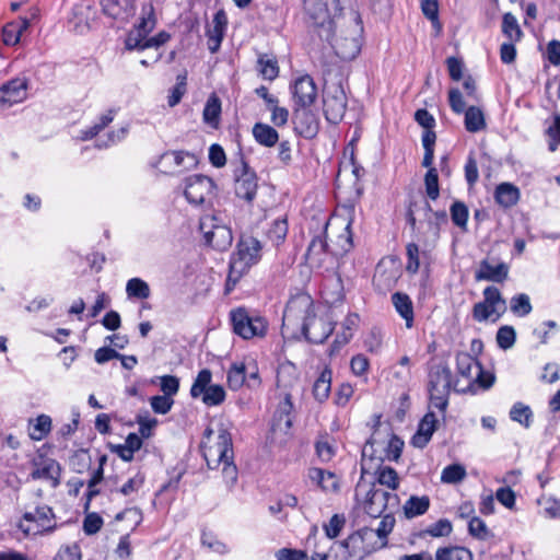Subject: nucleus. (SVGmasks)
I'll use <instances>...</instances> for the list:
<instances>
[{"instance_id":"nucleus-1","label":"nucleus","mask_w":560,"mask_h":560,"mask_svg":"<svg viewBox=\"0 0 560 560\" xmlns=\"http://www.w3.org/2000/svg\"><path fill=\"white\" fill-rule=\"evenodd\" d=\"M213 430L208 428L201 442V451L207 466L215 469L222 465V477L229 489L237 481L238 470L234 464V452L231 433L223 427L219 428L215 438Z\"/></svg>"},{"instance_id":"nucleus-2","label":"nucleus","mask_w":560,"mask_h":560,"mask_svg":"<svg viewBox=\"0 0 560 560\" xmlns=\"http://www.w3.org/2000/svg\"><path fill=\"white\" fill-rule=\"evenodd\" d=\"M304 9L311 26L320 39L330 40L331 30L343 26L339 0H304Z\"/></svg>"},{"instance_id":"nucleus-3","label":"nucleus","mask_w":560,"mask_h":560,"mask_svg":"<svg viewBox=\"0 0 560 560\" xmlns=\"http://www.w3.org/2000/svg\"><path fill=\"white\" fill-rule=\"evenodd\" d=\"M156 25V18L152 3H145L141 10V18L127 35L126 48L128 50H144L147 48H159L171 38L166 32H160L158 35L148 37Z\"/></svg>"},{"instance_id":"nucleus-4","label":"nucleus","mask_w":560,"mask_h":560,"mask_svg":"<svg viewBox=\"0 0 560 560\" xmlns=\"http://www.w3.org/2000/svg\"><path fill=\"white\" fill-rule=\"evenodd\" d=\"M355 499L372 518L381 517L387 510L393 511L399 506L396 493L377 488L375 483L360 481L355 488Z\"/></svg>"},{"instance_id":"nucleus-5","label":"nucleus","mask_w":560,"mask_h":560,"mask_svg":"<svg viewBox=\"0 0 560 560\" xmlns=\"http://www.w3.org/2000/svg\"><path fill=\"white\" fill-rule=\"evenodd\" d=\"M339 27L341 28L339 34L335 35L334 30H331V38L326 42L338 57L343 60H351L358 56L361 48L359 35L362 27L358 16L351 14L349 19H346V24Z\"/></svg>"},{"instance_id":"nucleus-6","label":"nucleus","mask_w":560,"mask_h":560,"mask_svg":"<svg viewBox=\"0 0 560 560\" xmlns=\"http://www.w3.org/2000/svg\"><path fill=\"white\" fill-rule=\"evenodd\" d=\"M313 312V300L311 295L304 292H300L292 296L285 306L283 318H282V331L288 332L292 329H300L304 322H306Z\"/></svg>"},{"instance_id":"nucleus-7","label":"nucleus","mask_w":560,"mask_h":560,"mask_svg":"<svg viewBox=\"0 0 560 560\" xmlns=\"http://www.w3.org/2000/svg\"><path fill=\"white\" fill-rule=\"evenodd\" d=\"M323 110L330 124H339L347 110V96L340 82L325 84L323 92Z\"/></svg>"},{"instance_id":"nucleus-8","label":"nucleus","mask_w":560,"mask_h":560,"mask_svg":"<svg viewBox=\"0 0 560 560\" xmlns=\"http://www.w3.org/2000/svg\"><path fill=\"white\" fill-rule=\"evenodd\" d=\"M18 527L25 535H44L52 533L57 527L52 509L47 505H43L38 506L35 512L24 513L23 520L19 523Z\"/></svg>"},{"instance_id":"nucleus-9","label":"nucleus","mask_w":560,"mask_h":560,"mask_svg":"<svg viewBox=\"0 0 560 560\" xmlns=\"http://www.w3.org/2000/svg\"><path fill=\"white\" fill-rule=\"evenodd\" d=\"M234 192L237 198L252 202L257 194V175L248 163L241 155L237 165L234 167Z\"/></svg>"},{"instance_id":"nucleus-10","label":"nucleus","mask_w":560,"mask_h":560,"mask_svg":"<svg viewBox=\"0 0 560 560\" xmlns=\"http://www.w3.org/2000/svg\"><path fill=\"white\" fill-rule=\"evenodd\" d=\"M233 331L244 339L265 336L268 325L260 316H250L245 308L231 312Z\"/></svg>"},{"instance_id":"nucleus-11","label":"nucleus","mask_w":560,"mask_h":560,"mask_svg":"<svg viewBox=\"0 0 560 560\" xmlns=\"http://www.w3.org/2000/svg\"><path fill=\"white\" fill-rule=\"evenodd\" d=\"M215 222V217H203L200 221V231L203 233L207 244L214 249L225 250L232 244V232L228 226Z\"/></svg>"},{"instance_id":"nucleus-12","label":"nucleus","mask_w":560,"mask_h":560,"mask_svg":"<svg viewBox=\"0 0 560 560\" xmlns=\"http://www.w3.org/2000/svg\"><path fill=\"white\" fill-rule=\"evenodd\" d=\"M260 249L258 240L250 236L243 237L237 245V252L231 258L233 272H245L258 260Z\"/></svg>"},{"instance_id":"nucleus-13","label":"nucleus","mask_w":560,"mask_h":560,"mask_svg":"<svg viewBox=\"0 0 560 560\" xmlns=\"http://www.w3.org/2000/svg\"><path fill=\"white\" fill-rule=\"evenodd\" d=\"M197 164L196 155L187 151H168L160 156L158 165L160 171L167 175L180 174Z\"/></svg>"},{"instance_id":"nucleus-14","label":"nucleus","mask_w":560,"mask_h":560,"mask_svg":"<svg viewBox=\"0 0 560 560\" xmlns=\"http://www.w3.org/2000/svg\"><path fill=\"white\" fill-rule=\"evenodd\" d=\"M299 330L310 342L323 343L332 332L334 326L329 316H317L314 313Z\"/></svg>"},{"instance_id":"nucleus-15","label":"nucleus","mask_w":560,"mask_h":560,"mask_svg":"<svg viewBox=\"0 0 560 560\" xmlns=\"http://www.w3.org/2000/svg\"><path fill=\"white\" fill-rule=\"evenodd\" d=\"M295 108H308L317 98V86L308 74L298 78L291 86Z\"/></svg>"},{"instance_id":"nucleus-16","label":"nucleus","mask_w":560,"mask_h":560,"mask_svg":"<svg viewBox=\"0 0 560 560\" xmlns=\"http://www.w3.org/2000/svg\"><path fill=\"white\" fill-rule=\"evenodd\" d=\"M214 189L213 180L205 175H192L186 178L185 197L194 205L202 203Z\"/></svg>"},{"instance_id":"nucleus-17","label":"nucleus","mask_w":560,"mask_h":560,"mask_svg":"<svg viewBox=\"0 0 560 560\" xmlns=\"http://www.w3.org/2000/svg\"><path fill=\"white\" fill-rule=\"evenodd\" d=\"M27 96V80L14 78L0 88V110L23 102Z\"/></svg>"},{"instance_id":"nucleus-18","label":"nucleus","mask_w":560,"mask_h":560,"mask_svg":"<svg viewBox=\"0 0 560 560\" xmlns=\"http://www.w3.org/2000/svg\"><path fill=\"white\" fill-rule=\"evenodd\" d=\"M329 226H330V223L327 222L325 224L324 235L315 236L311 241V243L307 247L305 257H306L307 262L311 266L320 267L325 261V257L328 254H330L329 253L330 244L327 243V235H326Z\"/></svg>"},{"instance_id":"nucleus-19","label":"nucleus","mask_w":560,"mask_h":560,"mask_svg":"<svg viewBox=\"0 0 560 560\" xmlns=\"http://www.w3.org/2000/svg\"><path fill=\"white\" fill-rule=\"evenodd\" d=\"M104 14L115 20H128L135 14L133 0H102Z\"/></svg>"},{"instance_id":"nucleus-20","label":"nucleus","mask_w":560,"mask_h":560,"mask_svg":"<svg viewBox=\"0 0 560 560\" xmlns=\"http://www.w3.org/2000/svg\"><path fill=\"white\" fill-rule=\"evenodd\" d=\"M295 129L305 138H312L317 133L318 124L314 114L307 108H294Z\"/></svg>"},{"instance_id":"nucleus-21","label":"nucleus","mask_w":560,"mask_h":560,"mask_svg":"<svg viewBox=\"0 0 560 560\" xmlns=\"http://www.w3.org/2000/svg\"><path fill=\"white\" fill-rule=\"evenodd\" d=\"M436 422L438 420L434 412L429 411L425 413L419 423L416 434L411 439V444L415 447L423 448L431 440L436 429Z\"/></svg>"},{"instance_id":"nucleus-22","label":"nucleus","mask_w":560,"mask_h":560,"mask_svg":"<svg viewBox=\"0 0 560 560\" xmlns=\"http://www.w3.org/2000/svg\"><path fill=\"white\" fill-rule=\"evenodd\" d=\"M457 373L468 381H475L476 376H482V366L478 360L467 352L456 354Z\"/></svg>"},{"instance_id":"nucleus-23","label":"nucleus","mask_w":560,"mask_h":560,"mask_svg":"<svg viewBox=\"0 0 560 560\" xmlns=\"http://www.w3.org/2000/svg\"><path fill=\"white\" fill-rule=\"evenodd\" d=\"M35 468L31 472V477L34 480L46 479L52 480L54 486L59 483L60 466L51 458L42 459L40 463L34 462Z\"/></svg>"},{"instance_id":"nucleus-24","label":"nucleus","mask_w":560,"mask_h":560,"mask_svg":"<svg viewBox=\"0 0 560 560\" xmlns=\"http://www.w3.org/2000/svg\"><path fill=\"white\" fill-rule=\"evenodd\" d=\"M509 275V267L505 262L497 266L491 265L488 260L480 262V268L476 273L477 280H488L493 282H503Z\"/></svg>"},{"instance_id":"nucleus-25","label":"nucleus","mask_w":560,"mask_h":560,"mask_svg":"<svg viewBox=\"0 0 560 560\" xmlns=\"http://www.w3.org/2000/svg\"><path fill=\"white\" fill-rule=\"evenodd\" d=\"M293 410V402L291 400V394L285 392L283 400L278 405L275 413L273 429L289 430L292 427L291 413Z\"/></svg>"},{"instance_id":"nucleus-26","label":"nucleus","mask_w":560,"mask_h":560,"mask_svg":"<svg viewBox=\"0 0 560 560\" xmlns=\"http://www.w3.org/2000/svg\"><path fill=\"white\" fill-rule=\"evenodd\" d=\"M308 477L324 491L335 492L339 489L338 478L331 471L322 468H311L308 470Z\"/></svg>"},{"instance_id":"nucleus-27","label":"nucleus","mask_w":560,"mask_h":560,"mask_svg":"<svg viewBox=\"0 0 560 560\" xmlns=\"http://www.w3.org/2000/svg\"><path fill=\"white\" fill-rule=\"evenodd\" d=\"M352 245L351 222L349 221L342 226V232L337 238L330 240L329 253L332 256H342L352 248Z\"/></svg>"},{"instance_id":"nucleus-28","label":"nucleus","mask_w":560,"mask_h":560,"mask_svg":"<svg viewBox=\"0 0 560 560\" xmlns=\"http://www.w3.org/2000/svg\"><path fill=\"white\" fill-rule=\"evenodd\" d=\"M392 302L396 312L406 320V326L410 328L413 323V305L409 295L396 292L392 295Z\"/></svg>"},{"instance_id":"nucleus-29","label":"nucleus","mask_w":560,"mask_h":560,"mask_svg":"<svg viewBox=\"0 0 560 560\" xmlns=\"http://www.w3.org/2000/svg\"><path fill=\"white\" fill-rule=\"evenodd\" d=\"M494 198L499 205L509 208L518 201L520 190L510 183H502L497 187Z\"/></svg>"},{"instance_id":"nucleus-30","label":"nucleus","mask_w":560,"mask_h":560,"mask_svg":"<svg viewBox=\"0 0 560 560\" xmlns=\"http://www.w3.org/2000/svg\"><path fill=\"white\" fill-rule=\"evenodd\" d=\"M253 136L259 144L265 147H273L279 140L278 131L271 126L262 122L254 125Z\"/></svg>"},{"instance_id":"nucleus-31","label":"nucleus","mask_w":560,"mask_h":560,"mask_svg":"<svg viewBox=\"0 0 560 560\" xmlns=\"http://www.w3.org/2000/svg\"><path fill=\"white\" fill-rule=\"evenodd\" d=\"M247 364L245 362H234L228 371V385L232 390H238L246 385Z\"/></svg>"},{"instance_id":"nucleus-32","label":"nucleus","mask_w":560,"mask_h":560,"mask_svg":"<svg viewBox=\"0 0 560 560\" xmlns=\"http://www.w3.org/2000/svg\"><path fill=\"white\" fill-rule=\"evenodd\" d=\"M331 389V371L324 369L313 385V395L318 402H324L329 397Z\"/></svg>"},{"instance_id":"nucleus-33","label":"nucleus","mask_w":560,"mask_h":560,"mask_svg":"<svg viewBox=\"0 0 560 560\" xmlns=\"http://www.w3.org/2000/svg\"><path fill=\"white\" fill-rule=\"evenodd\" d=\"M465 128L468 132H478L486 128V118L481 108L469 106L465 110Z\"/></svg>"},{"instance_id":"nucleus-34","label":"nucleus","mask_w":560,"mask_h":560,"mask_svg":"<svg viewBox=\"0 0 560 560\" xmlns=\"http://www.w3.org/2000/svg\"><path fill=\"white\" fill-rule=\"evenodd\" d=\"M430 508V499L428 495H411L404 504V514L407 518L424 514Z\"/></svg>"},{"instance_id":"nucleus-35","label":"nucleus","mask_w":560,"mask_h":560,"mask_svg":"<svg viewBox=\"0 0 560 560\" xmlns=\"http://www.w3.org/2000/svg\"><path fill=\"white\" fill-rule=\"evenodd\" d=\"M435 560H474L472 552L460 546L441 547L435 552Z\"/></svg>"},{"instance_id":"nucleus-36","label":"nucleus","mask_w":560,"mask_h":560,"mask_svg":"<svg viewBox=\"0 0 560 560\" xmlns=\"http://www.w3.org/2000/svg\"><path fill=\"white\" fill-rule=\"evenodd\" d=\"M126 293L130 299L145 300L150 296L149 284L140 278H131L127 281Z\"/></svg>"},{"instance_id":"nucleus-37","label":"nucleus","mask_w":560,"mask_h":560,"mask_svg":"<svg viewBox=\"0 0 560 560\" xmlns=\"http://www.w3.org/2000/svg\"><path fill=\"white\" fill-rule=\"evenodd\" d=\"M511 420L518 422L524 428H529L533 422V411L529 406L517 401L515 402L510 410Z\"/></svg>"},{"instance_id":"nucleus-38","label":"nucleus","mask_w":560,"mask_h":560,"mask_svg":"<svg viewBox=\"0 0 560 560\" xmlns=\"http://www.w3.org/2000/svg\"><path fill=\"white\" fill-rule=\"evenodd\" d=\"M451 387L429 386L430 406L445 412Z\"/></svg>"},{"instance_id":"nucleus-39","label":"nucleus","mask_w":560,"mask_h":560,"mask_svg":"<svg viewBox=\"0 0 560 560\" xmlns=\"http://www.w3.org/2000/svg\"><path fill=\"white\" fill-rule=\"evenodd\" d=\"M220 114L221 102L217 96L212 95L208 98L203 108V120L211 127H217L219 124Z\"/></svg>"},{"instance_id":"nucleus-40","label":"nucleus","mask_w":560,"mask_h":560,"mask_svg":"<svg viewBox=\"0 0 560 560\" xmlns=\"http://www.w3.org/2000/svg\"><path fill=\"white\" fill-rule=\"evenodd\" d=\"M502 32L510 39V42H518L523 36V32L517 23V20L512 13H505L503 15Z\"/></svg>"},{"instance_id":"nucleus-41","label":"nucleus","mask_w":560,"mask_h":560,"mask_svg":"<svg viewBox=\"0 0 560 560\" xmlns=\"http://www.w3.org/2000/svg\"><path fill=\"white\" fill-rule=\"evenodd\" d=\"M452 372L445 364L438 365L430 373L429 386L451 387Z\"/></svg>"},{"instance_id":"nucleus-42","label":"nucleus","mask_w":560,"mask_h":560,"mask_svg":"<svg viewBox=\"0 0 560 560\" xmlns=\"http://www.w3.org/2000/svg\"><path fill=\"white\" fill-rule=\"evenodd\" d=\"M376 481L378 485L385 486L393 491L399 487L398 474L394 468L389 466L381 467L376 471Z\"/></svg>"},{"instance_id":"nucleus-43","label":"nucleus","mask_w":560,"mask_h":560,"mask_svg":"<svg viewBox=\"0 0 560 560\" xmlns=\"http://www.w3.org/2000/svg\"><path fill=\"white\" fill-rule=\"evenodd\" d=\"M27 26L28 23L25 20L21 24L10 23L5 25L2 31L4 44L10 46L16 45Z\"/></svg>"},{"instance_id":"nucleus-44","label":"nucleus","mask_w":560,"mask_h":560,"mask_svg":"<svg viewBox=\"0 0 560 560\" xmlns=\"http://www.w3.org/2000/svg\"><path fill=\"white\" fill-rule=\"evenodd\" d=\"M51 430V418L47 415H40L35 419V423L30 431V438L34 441L43 440Z\"/></svg>"},{"instance_id":"nucleus-45","label":"nucleus","mask_w":560,"mask_h":560,"mask_svg":"<svg viewBox=\"0 0 560 560\" xmlns=\"http://www.w3.org/2000/svg\"><path fill=\"white\" fill-rule=\"evenodd\" d=\"M288 234V222L285 219H277L272 222L267 232L268 238L273 245L278 246L283 243Z\"/></svg>"},{"instance_id":"nucleus-46","label":"nucleus","mask_w":560,"mask_h":560,"mask_svg":"<svg viewBox=\"0 0 560 560\" xmlns=\"http://www.w3.org/2000/svg\"><path fill=\"white\" fill-rule=\"evenodd\" d=\"M492 315H495V318H493V322H495L503 315V313H500L498 308L486 304L485 301L476 303L472 307V317L477 322H486Z\"/></svg>"},{"instance_id":"nucleus-47","label":"nucleus","mask_w":560,"mask_h":560,"mask_svg":"<svg viewBox=\"0 0 560 560\" xmlns=\"http://www.w3.org/2000/svg\"><path fill=\"white\" fill-rule=\"evenodd\" d=\"M211 378H212V373L210 370H208V369L201 370L198 373L197 377L195 378V382L190 388V395L194 398H197L200 395H202L209 388V386H211V384H210Z\"/></svg>"},{"instance_id":"nucleus-48","label":"nucleus","mask_w":560,"mask_h":560,"mask_svg":"<svg viewBox=\"0 0 560 560\" xmlns=\"http://www.w3.org/2000/svg\"><path fill=\"white\" fill-rule=\"evenodd\" d=\"M370 534H372V529L369 527H363L342 540L341 546L349 551L350 556H357L355 548L359 544H362L365 537Z\"/></svg>"},{"instance_id":"nucleus-49","label":"nucleus","mask_w":560,"mask_h":560,"mask_svg":"<svg viewBox=\"0 0 560 560\" xmlns=\"http://www.w3.org/2000/svg\"><path fill=\"white\" fill-rule=\"evenodd\" d=\"M466 477V469L460 464H452L446 466L441 475L442 482L457 483Z\"/></svg>"},{"instance_id":"nucleus-50","label":"nucleus","mask_w":560,"mask_h":560,"mask_svg":"<svg viewBox=\"0 0 560 560\" xmlns=\"http://www.w3.org/2000/svg\"><path fill=\"white\" fill-rule=\"evenodd\" d=\"M453 530L452 523L447 518H441L438 522L428 526L422 535H429L431 537H447Z\"/></svg>"},{"instance_id":"nucleus-51","label":"nucleus","mask_w":560,"mask_h":560,"mask_svg":"<svg viewBox=\"0 0 560 560\" xmlns=\"http://www.w3.org/2000/svg\"><path fill=\"white\" fill-rule=\"evenodd\" d=\"M483 301L486 304L499 310L500 313L505 312V300L502 298L500 290L495 287H487L483 290Z\"/></svg>"},{"instance_id":"nucleus-52","label":"nucleus","mask_w":560,"mask_h":560,"mask_svg":"<svg viewBox=\"0 0 560 560\" xmlns=\"http://www.w3.org/2000/svg\"><path fill=\"white\" fill-rule=\"evenodd\" d=\"M511 311L517 316H526L532 312L529 296L525 293L513 296L510 301Z\"/></svg>"},{"instance_id":"nucleus-53","label":"nucleus","mask_w":560,"mask_h":560,"mask_svg":"<svg viewBox=\"0 0 560 560\" xmlns=\"http://www.w3.org/2000/svg\"><path fill=\"white\" fill-rule=\"evenodd\" d=\"M259 72L266 80H275L279 74L278 62L273 58L261 56L258 59Z\"/></svg>"},{"instance_id":"nucleus-54","label":"nucleus","mask_w":560,"mask_h":560,"mask_svg":"<svg viewBox=\"0 0 560 560\" xmlns=\"http://www.w3.org/2000/svg\"><path fill=\"white\" fill-rule=\"evenodd\" d=\"M424 186L427 196L431 200H436L440 195L439 175L435 167H430L424 176Z\"/></svg>"},{"instance_id":"nucleus-55","label":"nucleus","mask_w":560,"mask_h":560,"mask_svg":"<svg viewBox=\"0 0 560 560\" xmlns=\"http://www.w3.org/2000/svg\"><path fill=\"white\" fill-rule=\"evenodd\" d=\"M115 110L109 109L106 114H104L100 121L96 122L94 126L88 128L86 130L82 131V140H89L97 136L105 127H107L114 119Z\"/></svg>"},{"instance_id":"nucleus-56","label":"nucleus","mask_w":560,"mask_h":560,"mask_svg":"<svg viewBox=\"0 0 560 560\" xmlns=\"http://www.w3.org/2000/svg\"><path fill=\"white\" fill-rule=\"evenodd\" d=\"M423 211L431 213L432 215L428 219L430 228L433 230V234L439 236L440 225L447 223V214L445 211H432V208L428 201H424Z\"/></svg>"},{"instance_id":"nucleus-57","label":"nucleus","mask_w":560,"mask_h":560,"mask_svg":"<svg viewBox=\"0 0 560 560\" xmlns=\"http://www.w3.org/2000/svg\"><path fill=\"white\" fill-rule=\"evenodd\" d=\"M225 390L221 385L214 384L202 394V402L207 406H217L224 401Z\"/></svg>"},{"instance_id":"nucleus-58","label":"nucleus","mask_w":560,"mask_h":560,"mask_svg":"<svg viewBox=\"0 0 560 560\" xmlns=\"http://www.w3.org/2000/svg\"><path fill=\"white\" fill-rule=\"evenodd\" d=\"M497 343L498 346L503 349L508 350L513 347L516 339V332L515 329L512 326H502L499 328L497 332Z\"/></svg>"},{"instance_id":"nucleus-59","label":"nucleus","mask_w":560,"mask_h":560,"mask_svg":"<svg viewBox=\"0 0 560 560\" xmlns=\"http://www.w3.org/2000/svg\"><path fill=\"white\" fill-rule=\"evenodd\" d=\"M186 80H187L186 72L177 75L176 84L172 89L171 94L168 96V105L171 107H174L175 105H177L180 102L184 94L186 93V90H187L186 89V86H187Z\"/></svg>"},{"instance_id":"nucleus-60","label":"nucleus","mask_w":560,"mask_h":560,"mask_svg":"<svg viewBox=\"0 0 560 560\" xmlns=\"http://www.w3.org/2000/svg\"><path fill=\"white\" fill-rule=\"evenodd\" d=\"M451 218L455 225L466 228L468 220V208L462 201H455L451 207Z\"/></svg>"},{"instance_id":"nucleus-61","label":"nucleus","mask_w":560,"mask_h":560,"mask_svg":"<svg viewBox=\"0 0 560 560\" xmlns=\"http://www.w3.org/2000/svg\"><path fill=\"white\" fill-rule=\"evenodd\" d=\"M137 423L139 424V433L142 438L148 439L152 434V430L156 427L158 420L150 417L148 411L137 416Z\"/></svg>"},{"instance_id":"nucleus-62","label":"nucleus","mask_w":560,"mask_h":560,"mask_svg":"<svg viewBox=\"0 0 560 560\" xmlns=\"http://www.w3.org/2000/svg\"><path fill=\"white\" fill-rule=\"evenodd\" d=\"M468 532L471 536L479 540H486L491 536L486 523L476 516L469 521Z\"/></svg>"},{"instance_id":"nucleus-63","label":"nucleus","mask_w":560,"mask_h":560,"mask_svg":"<svg viewBox=\"0 0 560 560\" xmlns=\"http://www.w3.org/2000/svg\"><path fill=\"white\" fill-rule=\"evenodd\" d=\"M346 524V518L343 515L334 514L328 524L324 525L325 534L328 538L334 539L339 536Z\"/></svg>"},{"instance_id":"nucleus-64","label":"nucleus","mask_w":560,"mask_h":560,"mask_svg":"<svg viewBox=\"0 0 560 560\" xmlns=\"http://www.w3.org/2000/svg\"><path fill=\"white\" fill-rule=\"evenodd\" d=\"M52 560H81L80 547L75 544L62 546Z\"/></svg>"}]
</instances>
